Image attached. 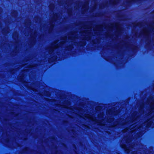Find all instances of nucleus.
Returning a JSON list of instances; mask_svg holds the SVG:
<instances>
[{
  "mask_svg": "<svg viewBox=\"0 0 154 154\" xmlns=\"http://www.w3.org/2000/svg\"><path fill=\"white\" fill-rule=\"evenodd\" d=\"M86 117L87 118H88L92 120H94V119L90 115H87L86 116Z\"/></svg>",
  "mask_w": 154,
  "mask_h": 154,
  "instance_id": "nucleus-2",
  "label": "nucleus"
},
{
  "mask_svg": "<svg viewBox=\"0 0 154 154\" xmlns=\"http://www.w3.org/2000/svg\"><path fill=\"white\" fill-rule=\"evenodd\" d=\"M149 101V103L150 104V105L152 109H154V100H151L150 101Z\"/></svg>",
  "mask_w": 154,
  "mask_h": 154,
  "instance_id": "nucleus-1",
  "label": "nucleus"
},
{
  "mask_svg": "<svg viewBox=\"0 0 154 154\" xmlns=\"http://www.w3.org/2000/svg\"><path fill=\"white\" fill-rule=\"evenodd\" d=\"M57 15H54L53 17V20H55L56 18H57Z\"/></svg>",
  "mask_w": 154,
  "mask_h": 154,
  "instance_id": "nucleus-3",
  "label": "nucleus"
}]
</instances>
